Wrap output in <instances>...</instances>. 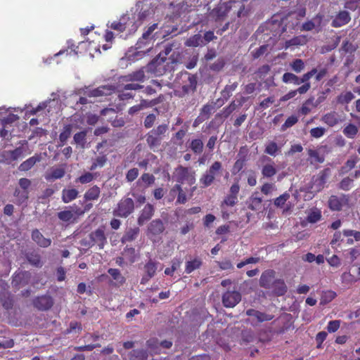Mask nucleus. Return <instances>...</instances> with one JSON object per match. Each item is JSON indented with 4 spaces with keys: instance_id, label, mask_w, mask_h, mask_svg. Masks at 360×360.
Here are the masks:
<instances>
[{
    "instance_id": "obj_33",
    "label": "nucleus",
    "mask_w": 360,
    "mask_h": 360,
    "mask_svg": "<svg viewBox=\"0 0 360 360\" xmlns=\"http://www.w3.org/2000/svg\"><path fill=\"white\" fill-rule=\"evenodd\" d=\"M283 146V144L278 146L275 141H270L266 145L264 153L271 156L276 157L281 152Z\"/></svg>"
},
{
    "instance_id": "obj_12",
    "label": "nucleus",
    "mask_w": 360,
    "mask_h": 360,
    "mask_svg": "<svg viewBox=\"0 0 360 360\" xmlns=\"http://www.w3.org/2000/svg\"><path fill=\"white\" fill-rule=\"evenodd\" d=\"M276 274V271L273 269H266L262 273L259 281V286L265 289H270L274 281L276 279L275 278Z\"/></svg>"
},
{
    "instance_id": "obj_34",
    "label": "nucleus",
    "mask_w": 360,
    "mask_h": 360,
    "mask_svg": "<svg viewBox=\"0 0 360 360\" xmlns=\"http://www.w3.org/2000/svg\"><path fill=\"white\" fill-rule=\"evenodd\" d=\"M124 78L126 81L143 82L145 80L146 75L143 70H139L127 75Z\"/></svg>"
},
{
    "instance_id": "obj_61",
    "label": "nucleus",
    "mask_w": 360,
    "mask_h": 360,
    "mask_svg": "<svg viewBox=\"0 0 360 360\" xmlns=\"http://www.w3.org/2000/svg\"><path fill=\"white\" fill-rule=\"evenodd\" d=\"M238 202V197L232 195L231 194H228L224 199L221 207L224 205L233 207Z\"/></svg>"
},
{
    "instance_id": "obj_40",
    "label": "nucleus",
    "mask_w": 360,
    "mask_h": 360,
    "mask_svg": "<svg viewBox=\"0 0 360 360\" xmlns=\"http://www.w3.org/2000/svg\"><path fill=\"white\" fill-rule=\"evenodd\" d=\"M277 172L274 163L266 164L262 167V174L266 178L273 177Z\"/></svg>"
},
{
    "instance_id": "obj_27",
    "label": "nucleus",
    "mask_w": 360,
    "mask_h": 360,
    "mask_svg": "<svg viewBox=\"0 0 360 360\" xmlns=\"http://www.w3.org/2000/svg\"><path fill=\"white\" fill-rule=\"evenodd\" d=\"M262 198L259 196V193L255 192L250 197L248 207L253 211L259 210L262 207Z\"/></svg>"
},
{
    "instance_id": "obj_16",
    "label": "nucleus",
    "mask_w": 360,
    "mask_h": 360,
    "mask_svg": "<svg viewBox=\"0 0 360 360\" xmlns=\"http://www.w3.org/2000/svg\"><path fill=\"white\" fill-rule=\"evenodd\" d=\"M269 290H271V292L273 295L281 297L283 296L287 292L288 287L283 279L276 278Z\"/></svg>"
},
{
    "instance_id": "obj_43",
    "label": "nucleus",
    "mask_w": 360,
    "mask_h": 360,
    "mask_svg": "<svg viewBox=\"0 0 360 360\" xmlns=\"http://www.w3.org/2000/svg\"><path fill=\"white\" fill-rule=\"evenodd\" d=\"M107 161H108V158H107L106 155H98L94 160L89 169L91 171H94L97 167H103L105 166Z\"/></svg>"
},
{
    "instance_id": "obj_64",
    "label": "nucleus",
    "mask_w": 360,
    "mask_h": 360,
    "mask_svg": "<svg viewBox=\"0 0 360 360\" xmlns=\"http://www.w3.org/2000/svg\"><path fill=\"white\" fill-rule=\"evenodd\" d=\"M292 69L297 73H300L304 68V63L302 59H295L291 63Z\"/></svg>"
},
{
    "instance_id": "obj_46",
    "label": "nucleus",
    "mask_w": 360,
    "mask_h": 360,
    "mask_svg": "<svg viewBox=\"0 0 360 360\" xmlns=\"http://www.w3.org/2000/svg\"><path fill=\"white\" fill-rule=\"evenodd\" d=\"M284 83H292L295 85H300V77L291 72H285L282 77Z\"/></svg>"
},
{
    "instance_id": "obj_21",
    "label": "nucleus",
    "mask_w": 360,
    "mask_h": 360,
    "mask_svg": "<svg viewBox=\"0 0 360 360\" xmlns=\"http://www.w3.org/2000/svg\"><path fill=\"white\" fill-rule=\"evenodd\" d=\"M108 273L112 278V281L110 283L111 285L119 288L126 282L125 277L118 269L110 268L108 270Z\"/></svg>"
},
{
    "instance_id": "obj_32",
    "label": "nucleus",
    "mask_w": 360,
    "mask_h": 360,
    "mask_svg": "<svg viewBox=\"0 0 360 360\" xmlns=\"http://www.w3.org/2000/svg\"><path fill=\"white\" fill-rule=\"evenodd\" d=\"M148 356V352L143 349H133L129 353V360H146Z\"/></svg>"
},
{
    "instance_id": "obj_5",
    "label": "nucleus",
    "mask_w": 360,
    "mask_h": 360,
    "mask_svg": "<svg viewBox=\"0 0 360 360\" xmlns=\"http://www.w3.org/2000/svg\"><path fill=\"white\" fill-rule=\"evenodd\" d=\"M68 208L57 214L58 219L63 222L74 224L77 222L79 217L84 213V211L77 206H70Z\"/></svg>"
},
{
    "instance_id": "obj_38",
    "label": "nucleus",
    "mask_w": 360,
    "mask_h": 360,
    "mask_svg": "<svg viewBox=\"0 0 360 360\" xmlns=\"http://www.w3.org/2000/svg\"><path fill=\"white\" fill-rule=\"evenodd\" d=\"M337 296L335 292L328 290L326 291H323L321 299H320V304L326 305L333 301Z\"/></svg>"
},
{
    "instance_id": "obj_23",
    "label": "nucleus",
    "mask_w": 360,
    "mask_h": 360,
    "mask_svg": "<svg viewBox=\"0 0 360 360\" xmlns=\"http://www.w3.org/2000/svg\"><path fill=\"white\" fill-rule=\"evenodd\" d=\"M230 6L227 4H221L212 10V14L215 21H221L227 15L230 11Z\"/></svg>"
},
{
    "instance_id": "obj_55",
    "label": "nucleus",
    "mask_w": 360,
    "mask_h": 360,
    "mask_svg": "<svg viewBox=\"0 0 360 360\" xmlns=\"http://www.w3.org/2000/svg\"><path fill=\"white\" fill-rule=\"evenodd\" d=\"M290 193L285 192L274 200V204L277 207H283L286 201L290 198Z\"/></svg>"
},
{
    "instance_id": "obj_28",
    "label": "nucleus",
    "mask_w": 360,
    "mask_h": 360,
    "mask_svg": "<svg viewBox=\"0 0 360 360\" xmlns=\"http://www.w3.org/2000/svg\"><path fill=\"white\" fill-rule=\"evenodd\" d=\"M344 195L342 197L331 195L328 200V206L330 209L333 211L341 210L344 203Z\"/></svg>"
},
{
    "instance_id": "obj_52",
    "label": "nucleus",
    "mask_w": 360,
    "mask_h": 360,
    "mask_svg": "<svg viewBox=\"0 0 360 360\" xmlns=\"http://www.w3.org/2000/svg\"><path fill=\"white\" fill-rule=\"evenodd\" d=\"M317 72L316 68H313L310 71L304 74L301 77H300V84L303 83V85L308 84L309 86V89L311 88V84L309 80Z\"/></svg>"
},
{
    "instance_id": "obj_42",
    "label": "nucleus",
    "mask_w": 360,
    "mask_h": 360,
    "mask_svg": "<svg viewBox=\"0 0 360 360\" xmlns=\"http://www.w3.org/2000/svg\"><path fill=\"white\" fill-rule=\"evenodd\" d=\"M237 108L238 105L236 104L235 101H233L228 106L223 108L221 113H217L215 115V118L220 117L221 116L224 118H227Z\"/></svg>"
},
{
    "instance_id": "obj_60",
    "label": "nucleus",
    "mask_w": 360,
    "mask_h": 360,
    "mask_svg": "<svg viewBox=\"0 0 360 360\" xmlns=\"http://www.w3.org/2000/svg\"><path fill=\"white\" fill-rule=\"evenodd\" d=\"M260 262V258L259 257H250L248 258L245 259L244 260L241 261L240 262H238L237 264V268L241 269L244 266L250 264H257Z\"/></svg>"
},
{
    "instance_id": "obj_3",
    "label": "nucleus",
    "mask_w": 360,
    "mask_h": 360,
    "mask_svg": "<svg viewBox=\"0 0 360 360\" xmlns=\"http://www.w3.org/2000/svg\"><path fill=\"white\" fill-rule=\"evenodd\" d=\"M221 162L219 161L214 162L200 178L199 181L201 184V188H207L211 186L216 177L221 174Z\"/></svg>"
},
{
    "instance_id": "obj_17",
    "label": "nucleus",
    "mask_w": 360,
    "mask_h": 360,
    "mask_svg": "<svg viewBox=\"0 0 360 360\" xmlns=\"http://www.w3.org/2000/svg\"><path fill=\"white\" fill-rule=\"evenodd\" d=\"M247 153H248V149L245 147H241L240 148L239 153L238 155L239 156V158L236 160L235 162L233 169H232V173L233 174H237L239 172H240L243 167L245 165V162L247 161Z\"/></svg>"
},
{
    "instance_id": "obj_56",
    "label": "nucleus",
    "mask_w": 360,
    "mask_h": 360,
    "mask_svg": "<svg viewBox=\"0 0 360 360\" xmlns=\"http://www.w3.org/2000/svg\"><path fill=\"white\" fill-rule=\"evenodd\" d=\"M28 262L33 266L36 267L42 266V262L41 261V257L38 254L31 253L27 257Z\"/></svg>"
},
{
    "instance_id": "obj_59",
    "label": "nucleus",
    "mask_w": 360,
    "mask_h": 360,
    "mask_svg": "<svg viewBox=\"0 0 360 360\" xmlns=\"http://www.w3.org/2000/svg\"><path fill=\"white\" fill-rule=\"evenodd\" d=\"M321 218V212L319 210L311 211L307 215V220L309 223L314 224L319 221Z\"/></svg>"
},
{
    "instance_id": "obj_11",
    "label": "nucleus",
    "mask_w": 360,
    "mask_h": 360,
    "mask_svg": "<svg viewBox=\"0 0 360 360\" xmlns=\"http://www.w3.org/2000/svg\"><path fill=\"white\" fill-rule=\"evenodd\" d=\"M65 174V165L59 167H51L49 169L45 174L44 178L47 181H54L57 179H62Z\"/></svg>"
},
{
    "instance_id": "obj_37",
    "label": "nucleus",
    "mask_w": 360,
    "mask_h": 360,
    "mask_svg": "<svg viewBox=\"0 0 360 360\" xmlns=\"http://www.w3.org/2000/svg\"><path fill=\"white\" fill-rule=\"evenodd\" d=\"M202 260L200 258H195L193 260L188 261L186 263L185 271L186 274H191L195 269H198L202 266Z\"/></svg>"
},
{
    "instance_id": "obj_20",
    "label": "nucleus",
    "mask_w": 360,
    "mask_h": 360,
    "mask_svg": "<svg viewBox=\"0 0 360 360\" xmlns=\"http://www.w3.org/2000/svg\"><path fill=\"white\" fill-rule=\"evenodd\" d=\"M321 121L328 127H333L341 122L342 119L338 112L335 111H331L323 115L321 118Z\"/></svg>"
},
{
    "instance_id": "obj_39",
    "label": "nucleus",
    "mask_w": 360,
    "mask_h": 360,
    "mask_svg": "<svg viewBox=\"0 0 360 360\" xmlns=\"http://www.w3.org/2000/svg\"><path fill=\"white\" fill-rule=\"evenodd\" d=\"M139 233V228L130 229L126 231L125 234L122 236L121 242L125 243L134 240Z\"/></svg>"
},
{
    "instance_id": "obj_50",
    "label": "nucleus",
    "mask_w": 360,
    "mask_h": 360,
    "mask_svg": "<svg viewBox=\"0 0 360 360\" xmlns=\"http://www.w3.org/2000/svg\"><path fill=\"white\" fill-rule=\"evenodd\" d=\"M122 255L130 263H134L136 260V250L134 248L127 246L124 249Z\"/></svg>"
},
{
    "instance_id": "obj_41",
    "label": "nucleus",
    "mask_w": 360,
    "mask_h": 360,
    "mask_svg": "<svg viewBox=\"0 0 360 360\" xmlns=\"http://www.w3.org/2000/svg\"><path fill=\"white\" fill-rule=\"evenodd\" d=\"M72 128V127L71 124H66L63 127V131L59 135V140L61 143L60 146L65 145L68 139L70 137Z\"/></svg>"
},
{
    "instance_id": "obj_4",
    "label": "nucleus",
    "mask_w": 360,
    "mask_h": 360,
    "mask_svg": "<svg viewBox=\"0 0 360 360\" xmlns=\"http://www.w3.org/2000/svg\"><path fill=\"white\" fill-rule=\"evenodd\" d=\"M134 210V202L131 198L124 197L117 203L113 210L112 214L115 217L127 218Z\"/></svg>"
},
{
    "instance_id": "obj_45",
    "label": "nucleus",
    "mask_w": 360,
    "mask_h": 360,
    "mask_svg": "<svg viewBox=\"0 0 360 360\" xmlns=\"http://www.w3.org/2000/svg\"><path fill=\"white\" fill-rule=\"evenodd\" d=\"M87 135V131L83 130L79 132L76 133L73 136V141L74 142L82 146V148H84L86 144V138Z\"/></svg>"
},
{
    "instance_id": "obj_54",
    "label": "nucleus",
    "mask_w": 360,
    "mask_h": 360,
    "mask_svg": "<svg viewBox=\"0 0 360 360\" xmlns=\"http://www.w3.org/2000/svg\"><path fill=\"white\" fill-rule=\"evenodd\" d=\"M1 302L4 309L8 310L13 308V300L11 295H1Z\"/></svg>"
},
{
    "instance_id": "obj_19",
    "label": "nucleus",
    "mask_w": 360,
    "mask_h": 360,
    "mask_svg": "<svg viewBox=\"0 0 360 360\" xmlns=\"http://www.w3.org/2000/svg\"><path fill=\"white\" fill-rule=\"evenodd\" d=\"M155 212V207L150 203H147L143 210L141 211L140 215L138 217V224L141 226L146 221L150 220L153 216Z\"/></svg>"
},
{
    "instance_id": "obj_63",
    "label": "nucleus",
    "mask_w": 360,
    "mask_h": 360,
    "mask_svg": "<svg viewBox=\"0 0 360 360\" xmlns=\"http://www.w3.org/2000/svg\"><path fill=\"white\" fill-rule=\"evenodd\" d=\"M298 122V118L295 115H291L288 117L285 122L282 124L281 129L282 130H285L288 128H290L295 125Z\"/></svg>"
},
{
    "instance_id": "obj_18",
    "label": "nucleus",
    "mask_w": 360,
    "mask_h": 360,
    "mask_svg": "<svg viewBox=\"0 0 360 360\" xmlns=\"http://www.w3.org/2000/svg\"><path fill=\"white\" fill-rule=\"evenodd\" d=\"M165 231V226L162 221L160 219L153 220L148 226V236H156L161 234Z\"/></svg>"
},
{
    "instance_id": "obj_14",
    "label": "nucleus",
    "mask_w": 360,
    "mask_h": 360,
    "mask_svg": "<svg viewBox=\"0 0 360 360\" xmlns=\"http://www.w3.org/2000/svg\"><path fill=\"white\" fill-rule=\"evenodd\" d=\"M24 150L23 147L20 146L12 150L4 151L1 156L4 158L5 162L10 164L22 158L24 156Z\"/></svg>"
},
{
    "instance_id": "obj_25",
    "label": "nucleus",
    "mask_w": 360,
    "mask_h": 360,
    "mask_svg": "<svg viewBox=\"0 0 360 360\" xmlns=\"http://www.w3.org/2000/svg\"><path fill=\"white\" fill-rule=\"evenodd\" d=\"M32 238L38 245L42 248H47L51 243V239L45 238L38 229L32 231Z\"/></svg>"
},
{
    "instance_id": "obj_47",
    "label": "nucleus",
    "mask_w": 360,
    "mask_h": 360,
    "mask_svg": "<svg viewBox=\"0 0 360 360\" xmlns=\"http://www.w3.org/2000/svg\"><path fill=\"white\" fill-rule=\"evenodd\" d=\"M188 82L189 84L182 86L183 91L185 94H188L191 91L194 92L196 89L197 80L194 75L188 77Z\"/></svg>"
},
{
    "instance_id": "obj_8",
    "label": "nucleus",
    "mask_w": 360,
    "mask_h": 360,
    "mask_svg": "<svg viewBox=\"0 0 360 360\" xmlns=\"http://www.w3.org/2000/svg\"><path fill=\"white\" fill-rule=\"evenodd\" d=\"M330 175V169L325 168L312 178L311 188L315 192H319L324 188L327 179Z\"/></svg>"
},
{
    "instance_id": "obj_53",
    "label": "nucleus",
    "mask_w": 360,
    "mask_h": 360,
    "mask_svg": "<svg viewBox=\"0 0 360 360\" xmlns=\"http://www.w3.org/2000/svg\"><path fill=\"white\" fill-rule=\"evenodd\" d=\"M147 347L152 352L158 353L160 350V342L158 338H152L146 341Z\"/></svg>"
},
{
    "instance_id": "obj_22",
    "label": "nucleus",
    "mask_w": 360,
    "mask_h": 360,
    "mask_svg": "<svg viewBox=\"0 0 360 360\" xmlns=\"http://www.w3.org/2000/svg\"><path fill=\"white\" fill-rule=\"evenodd\" d=\"M114 90L112 86L110 85H103L100 86L96 89L90 90L86 92V95L89 97H99L102 96H108L110 95Z\"/></svg>"
},
{
    "instance_id": "obj_30",
    "label": "nucleus",
    "mask_w": 360,
    "mask_h": 360,
    "mask_svg": "<svg viewBox=\"0 0 360 360\" xmlns=\"http://www.w3.org/2000/svg\"><path fill=\"white\" fill-rule=\"evenodd\" d=\"M314 98L310 97L307 99L302 105L301 108L298 110V113L301 115L305 116L309 114L313 108H316L314 104Z\"/></svg>"
},
{
    "instance_id": "obj_15",
    "label": "nucleus",
    "mask_w": 360,
    "mask_h": 360,
    "mask_svg": "<svg viewBox=\"0 0 360 360\" xmlns=\"http://www.w3.org/2000/svg\"><path fill=\"white\" fill-rule=\"evenodd\" d=\"M238 86L237 82H234L231 84H226L224 89L221 91V98L217 100L216 104L218 107H221L224 105L225 101H227L229 98L232 96L233 91H234Z\"/></svg>"
},
{
    "instance_id": "obj_2",
    "label": "nucleus",
    "mask_w": 360,
    "mask_h": 360,
    "mask_svg": "<svg viewBox=\"0 0 360 360\" xmlns=\"http://www.w3.org/2000/svg\"><path fill=\"white\" fill-rule=\"evenodd\" d=\"M107 243V238L105 234L104 229L100 227L89 233L88 238H83L80 241L81 245L89 249L94 245H97L99 250L103 249Z\"/></svg>"
},
{
    "instance_id": "obj_48",
    "label": "nucleus",
    "mask_w": 360,
    "mask_h": 360,
    "mask_svg": "<svg viewBox=\"0 0 360 360\" xmlns=\"http://www.w3.org/2000/svg\"><path fill=\"white\" fill-rule=\"evenodd\" d=\"M358 127L353 124H349L343 129V134L349 139H354L358 133Z\"/></svg>"
},
{
    "instance_id": "obj_6",
    "label": "nucleus",
    "mask_w": 360,
    "mask_h": 360,
    "mask_svg": "<svg viewBox=\"0 0 360 360\" xmlns=\"http://www.w3.org/2000/svg\"><path fill=\"white\" fill-rule=\"evenodd\" d=\"M168 55L163 51L155 57L148 65V70L153 72L156 76L162 75L165 72V62Z\"/></svg>"
},
{
    "instance_id": "obj_51",
    "label": "nucleus",
    "mask_w": 360,
    "mask_h": 360,
    "mask_svg": "<svg viewBox=\"0 0 360 360\" xmlns=\"http://www.w3.org/2000/svg\"><path fill=\"white\" fill-rule=\"evenodd\" d=\"M202 42V37L200 34H195L190 38H188L186 42L185 45L189 47H197Z\"/></svg>"
},
{
    "instance_id": "obj_29",
    "label": "nucleus",
    "mask_w": 360,
    "mask_h": 360,
    "mask_svg": "<svg viewBox=\"0 0 360 360\" xmlns=\"http://www.w3.org/2000/svg\"><path fill=\"white\" fill-rule=\"evenodd\" d=\"M101 194V188L94 185L89 188L84 195V198L86 201L96 200L98 199Z\"/></svg>"
},
{
    "instance_id": "obj_57",
    "label": "nucleus",
    "mask_w": 360,
    "mask_h": 360,
    "mask_svg": "<svg viewBox=\"0 0 360 360\" xmlns=\"http://www.w3.org/2000/svg\"><path fill=\"white\" fill-rule=\"evenodd\" d=\"M94 179V175L92 173L87 172L76 179L75 182L85 184L91 182Z\"/></svg>"
},
{
    "instance_id": "obj_13",
    "label": "nucleus",
    "mask_w": 360,
    "mask_h": 360,
    "mask_svg": "<svg viewBox=\"0 0 360 360\" xmlns=\"http://www.w3.org/2000/svg\"><path fill=\"white\" fill-rule=\"evenodd\" d=\"M350 20L351 15L347 11H340L333 19L331 26L335 28L341 27L348 24Z\"/></svg>"
},
{
    "instance_id": "obj_62",
    "label": "nucleus",
    "mask_w": 360,
    "mask_h": 360,
    "mask_svg": "<svg viewBox=\"0 0 360 360\" xmlns=\"http://www.w3.org/2000/svg\"><path fill=\"white\" fill-rule=\"evenodd\" d=\"M326 129L322 127H317L310 129V136L315 139L322 137L326 133Z\"/></svg>"
},
{
    "instance_id": "obj_58",
    "label": "nucleus",
    "mask_w": 360,
    "mask_h": 360,
    "mask_svg": "<svg viewBox=\"0 0 360 360\" xmlns=\"http://www.w3.org/2000/svg\"><path fill=\"white\" fill-rule=\"evenodd\" d=\"M309 90V86L308 84L302 85L295 90L290 91L287 94L290 98H294L297 94H304Z\"/></svg>"
},
{
    "instance_id": "obj_31",
    "label": "nucleus",
    "mask_w": 360,
    "mask_h": 360,
    "mask_svg": "<svg viewBox=\"0 0 360 360\" xmlns=\"http://www.w3.org/2000/svg\"><path fill=\"white\" fill-rule=\"evenodd\" d=\"M78 193L77 190L75 188H64L62 191V200L65 203H68L76 199L78 196Z\"/></svg>"
},
{
    "instance_id": "obj_26",
    "label": "nucleus",
    "mask_w": 360,
    "mask_h": 360,
    "mask_svg": "<svg viewBox=\"0 0 360 360\" xmlns=\"http://www.w3.org/2000/svg\"><path fill=\"white\" fill-rule=\"evenodd\" d=\"M308 37L304 34L298 35L294 37L293 38L287 40L285 42V49H287L292 46H303L305 45L308 42Z\"/></svg>"
},
{
    "instance_id": "obj_24",
    "label": "nucleus",
    "mask_w": 360,
    "mask_h": 360,
    "mask_svg": "<svg viewBox=\"0 0 360 360\" xmlns=\"http://www.w3.org/2000/svg\"><path fill=\"white\" fill-rule=\"evenodd\" d=\"M41 160V154H35L22 162L18 167V169L21 172H27L32 169L37 162H40Z\"/></svg>"
},
{
    "instance_id": "obj_36",
    "label": "nucleus",
    "mask_w": 360,
    "mask_h": 360,
    "mask_svg": "<svg viewBox=\"0 0 360 360\" xmlns=\"http://www.w3.org/2000/svg\"><path fill=\"white\" fill-rule=\"evenodd\" d=\"M215 103H207L202 106V108L200 110V115L201 117L200 122H203L210 117L211 114L215 110Z\"/></svg>"
},
{
    "instance_id": "obj_9",
    "label": "nucleus",
    "mask_w": 360,
    "mask_h": 360,
    "mask_svg": "<svg viewBox=\"0 0 360 360\" xmlns=\"http://www.w3.org/2000/svg\"><path fill=\"white\" fill-rule=\"evenodd\" d=\"M241 294L236 290H227L222 295V304L226 308H233L241 300Z\"/></svg>"
},
{
    "instance_id": "obj_44",
    "label": "nucleus",
    "mask_w": 360,
    "mask_h": 360,
    "mask_svg": "<svg viewBox=\"0 0 360 360\" xmlns=\"http://www.w3.org/2000/svg\"><path fill=\"white\" fill-rule=\"evenodd\" d=\"M203 142L200 139H193L189 145L190 149L195 154H200L203 150Z\"/></svg>"
},
{
    "instance_id": "obj_1",
    "label": "nucleus",
    "mask_w": 360,
    "mask_h": 360,
    "mask_svg": "<svg viewBox=\"0 0 360 360\" xmlns=\"http://www.w3.org/2000/svg\"><path fill=\"white\" fill-rule=\"evenodd\" d=\"M168 131V124H162L149 131L145 136L146 141L149 148L153 152L158 150L164 139L165 133Z\"/></svg>"
},
{
    "instance_id": "obj_7",
    "label": "nucleus",
    "mask_w": 360,
    "mask_h": 360,
    "mask_svg": "<svg viewBox=\"0 0 360 360\" xmlns=\"http://www.w3.org/2000/svg\"><path fill=\"white\" fill-rule=\"evenodd\" d=\"M174 176L177 183L181 184L187 181L190 184L195 182V172H191L189 168L179 165L174 170Z\"/></svg>"
},
{
    "instance_id": "obj_35",
    "label": "nucleus",
    "mask_w": 360,
    "mask_h": 360,
    "mask_svg": "<svg viewBox=\"0 0 360 360\" xmlns=\"http://www.w3.org/2000/svg\"><path fill=\"white\" fill-rule=\"evenodd\" d=\"M158 264L159 263L158 262L149 259L144 265V269L147 274L148 279H150L155 276L158 269Z\"/></svg>"
},
{
    "instance_id": "obj_10",
    "label": "nucleus",
    "mask_w": 360,
    "mask_h": 360,
    "mask_svg": "<svg viewBox=\"0 0 360 360\" xmlns=\"http://www.w3.org/2000/svg\"><path fill=\"white\" fill-rule=\"evenodd\" d=\"M33 306L39 311H47L53 305L51 296L44 295L35 297L32 301Z\"/></svg>"
},
{
    "instance_id": "obj_49",
    "label": "nucleus",
    "mask_w": 360,
    "mask_h": 360,
    "mask_svg": "<svg viewBox=\"0 0 360 360\" xmlns=\"http://www.w3.org/2000/svg\"><path fill=\"white\" fill-rule=\"evenodd\" d=\"M354 98V94L351 91H347L340 94L337 97V102L340 104H347Z\"/></svg>"
}]
</instances>
